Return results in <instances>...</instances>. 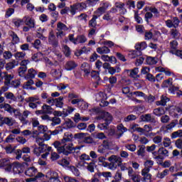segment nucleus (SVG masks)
Returning a JSON list of instances; mask_svg holds the SVG:
<instances>
[{"label":"nucleus","mask_w":182,"mask_h":182,"mask_svg":"<svg viewBox=\"0 0 182 182\" xmlns=\"http://www.w3.org/2000/svg\"><path fill=\"white\" fill-rule=\"evenodd\" d=\"M0 167L4 168L6 171H11L13 168L14 174H21L22 168H23L22 164L16 161L11 163V161L8 159H3L1 160Z\"/></svg>","instance_id":"f257e3e1"},{"label":"nucleus","mask_w":182,"mask_h":182,"mask_svg":"<svg viewBox=\"0 0 182 182\" xmlns=\"http://www.w3.org/2000/svg\"><path fill=\"white\" fill-rule=\"evenodd\" d=\"M68 39L70 42L73 43L74 45H77L79 43H85L87 38L85 35H77V37L75 38V34H69Z\"/></svg>","instance_id":"f03ea898"},{"label":"nucleus","mask_w":182,"mask_h":182,"mask_svg":"<svg viewBox=\"0 0 182 182\" xmlns=\"http://www.w3.org/2000/svg\"><path fill=\"white\" fill-rule=\"evenodd\" d=\"M141 122H144L145 123H151L152 124H156L157 123V120H156V117L154 116H151V114H145L140 116Z\"/></svg>","instance_id":"7ed1b4c3"},{"label":"nucleus","mask_w":182,"mask_h":182,"mask_svg":"<svg viewBox=\"0 0 182 182\" xmlns=\"http://www.w3.org/2000/svg\"><path fill=\"white\" fill-rule=\"evenodd\" d=\"M166 157H168V151L164 147H161L158 150V156H155L156 160H164Z\"/></svg>","instance_id":"20e7f679"},{"label":"nucleus","mask_w":182,"mask_h":182,"mask_svg":"<svg viewBox=\"0 0 182 182\" xmlns=\"http://www.w3.org/2000/svg\"><path fill=\"white\" fill-rule=\"evenodd\" d=\"M4 124H6L11 127L14 126V120L12 118L8 117H2V115H0V127H2Z\"/></svg>","instance_id":"39448f33"},{"label":"nucleus","mask_w":182,"mask_h":182,"mask_svg":"<svg viewBox=\"0 0 182 182\" xmlns=\"http://www.w3.org/2000/svg\"><path fill=\"white\" fill-rule=\"evenodd\" d=\"M119 159V156L116 155H112L108 158V161H109V170H116L117 168V160Z\"/></svg>","instance_id":"423d86ee"},{"label":"nucleus","mask_w":182,"mask_h":182,"mask_svg":"<svg viewBox=\"0 0 182 182\" xmlns=\"http://www.w3.org/2000/svg\"><path fill=\"white\" fill-rule=\"evenodd\" d=\"M81 70L84 72L85 76H89L92 72V67H90V64L86 62H84L81 65Z\"/></svg>","instance_id":"0eeeda50"},{"label":"nucleus","mask_w":182,"mask_h":182,"mask_svg":"<svg viewBox=\"0 0 182 182\" xmlns=\"http://www.w3.org/2000/svg\"><path fill=\"white\" fill-rule=\"evenodd\" d=\"M106 114H107L108 117H105V115H101L100 117H98V119L100 120V119H102V120H104V122H105L104 124H105V126H107V127H108L109 124L112 123L113 117L110 116V114L109 112H106Z\"/></svg>","instance_id":"6e6552de"},{"label":"nucleus","mask_w":182,"mask_h":182,"mask_svg":"<svg viewBox=\"0 0 182 182\" xmlns=\"http://www.w3.org/2000/svg\"><path fill=\"white\" fill-rule=\"evenodd\" d=\"M76 68H77V64L73 60L68 61L65 65V69L68 71L73 70Z\"/></svg>","instance_id":"1a4fd4ad"},{"label":"nucleus","mask_w":182,"mask_h":182,"mask_svg":"<svg viewBox=\"0 0 182 182\" xmlns=\"http://www.w3.org/2000/svg\"><path fill=\"white\" fill-rule=\"evenodd\" d=\"M98 18H100V15H92V19L88 22V26L90 28H96V26H97V21L96 20Z\"/></svg>","instance_id":"9d476101"},{"label":"nucleus","mask_w":182,"mask_h":182,"mask_svg":"<svg viewBox=\"0 0 182 182\" xmlns=\"http://www.w3.org/2000/svg\"><path fill=\"white\" fill-rule=\"evenodd\" d=\"M150 173V168H144L141 170V176H143V178L144 181L146 180H151V173Z\"/></svg>","instance_id":"9b49d317"},{"label":"nucleus","mask_w":182,"mask_h":182,"mask_svg":"<svg viewBox=\"0 0 182 182\" xmlns=\"http://www.w3.org/2000/svg\"><path fill=\"white\" fill-rule=\"evenodd\" d=\"M36 173H38V169L35 168V166H31L25 171V174L28 176V177H33L36 176Z\"/></svg>","instance_id":"f8f14e48"},{"label":"nucleus","mask_w":182,"mask_h":182,"mask_svg":"<svg viewBox=\"0 0 182 182\" xmlns=\"http://www.w3.org/2000/svg\"><path fill=\"white\" fill-rule=\"evenodd\" d=\"M85 164H87V170L90 171V173H95V168L97 167V165H96V162L94 159L90 163L85 162Z\"/></svg>","instance_id":"ddd939ff"},{"label":"nucleus","mask_w":182,"mask_h":182,"mask_svg":"<svg viewBox=\"0 0 182 182\" xmlns=\"http://www.w3.org/2000/svg\"><path fill=\"white\" fill-rule=\"evenodd\" d=\"M5 75L4 76V86H11V80H12V79H14V76L11 75V74H8V73H4Z\"/></svg>","instance_id":"4468645a"},{"label":"nucleus","mask_w":182,"mask_h":182,"mask_svg":"<svg viewBox=\"0 0 182 182\" xmlns=\"http://www.w3.org/2000/svg\"><path fill=\"white\" fill-rule=\"evenodd\" d=\"M24 22L30 28H35V19L28 16L24 17Z\"/></svg>","instance_id":"2eb2a0df"},{"label":"nucleus","mask_w":182,"mask_h":182,"mask_svg":"<svg viewBox=\"0 0 182 182\" xmlns=\"http://www.w3.org/2000/svg\"><path fill=\"white\" fill-rule=\"evenodd\" d=\"M144 19L147 25H149L151 28H154V25L150 23V22H151V19H153V14L151 12H146L144 16Z\"/></svg>","instance_id":"dca6fc26"},{"label":"nucleus","mask_w":182,"mask_h":182,"mask_svg":"<svg viewBox=\"0 0 182 182\" xmlns=\"http://www.w3.org/2000/svg\"><path fill=\"white\" fill-rule=\"evenodd\" d=\"M93 139H98V140H105V139H107V136L103 132H94L91 134Z\"/></svg>","instance_id":"f3484780"},{"label":"nucleus","mask_w":182,"mask_h":182,"mask_svg":"<svg viewBox=\"0 0 182 182\" xmlns=\"http://www.w3.org/2000/svg\"><path fill=\"white\" fill-rule=\"evenodd\" d=\"M170 33L173 39H180V36H181V33H180V31L177 28H171Z\"/></svg>","instance_id":"a211bd4d"},{"label":"nucleus","mask_w":182,"mask_h":182,"mask_svg":"<svg viewBox=\"0 0 182 182\" xmlns=\"http://www.w3.org/2000/svg\"><path fill=\"white\" fill-rule=\"evenodd\" d=\"M42 109L44 112V114H52L53 113V108L50 105H48L46 104H44L42 106Z\"/></svg>","instance_id":"6ab92c4d"},{"label":"nucleus","mask_w":182,"mask_h":182,"mask_svg":"<svg viewBox=\"0 0 182 182\" xmlns=\"http://www.w3.org/2000/svg\"><path fill=\"white\" fill-rule=\"evenodd\" d=\"M97 52L100 55L107 54L110 53V49L107 46L99 47L97 48Z\"/></svg>","instance_id":"aec40b11"},{"label":"nucleus","mask_w":182,"mask_h":182,"mask_svg":"<svg viewBox=\"0 0 182 182\" xmlns=\"http://www.w3.org/2000/svg\"><path fill=\"white\" fill-rule=\"evenodd\" d=\"M153 113L155 116L160 117V116H163L166 113V111H164V107H158L154 109Z\"/></svg>","instance_id":"412c9836"},{"label":"nucleus","mask_w":182,"mask_h":182,"mask_svg":"<svg viewBox=\"0 0 182 182\" xmlns=\"http://www.w3.org/2000/svg\"><path fill=\"white\" fill-rule=\"evenodd\" d=\"M54 105H55L56 107L62 109L63 107V97L54 99Z\"/></svg>","instance_id":"4be33fe9"},{"label":"nucleus","mask_w":182,"mask_h":182,"mask_svg":"<svg viewBox=\"0 0 182 182\" xmlns=\"http://www.w3.org/2000/svg\"><path fill=\"white\" fill-rule=\"evenodd\" d=\"M12 113L14 114V116L16 117H18V119H19V120H21V122H25L26 118L22 116V113H21V111L19 109H16L14 108Z\"/></svg>","instance_id":"5701e85b"},{"label":"nucleus","mask_w":182,"mask_h":182,"mask_svg":"<svg viewBox=\"0 0 182 182\" xmlns=\"http://www.w3.org/2000/svg\"><path fill=\"white\" fill-rule=\"evenodd\" d=\"M42 177H45V175L43 174L42 172H39L37 173V175L35 177L26 178V182H35V181H36V180H38V178H42Z\"/></svg>","instance_id":"b1692460"},{"label":"nucleus","mask_w":182,"mask_h":182,"mask_svg":"<svg viewBox=\"0 0 182 182\" xmlns=\"http://www.w3.org/2000/svg\"><path fill=\"white\" fill-rule=\"evenodd\" d=\"M146 64L150 66L157 64V60H156L155 57L148 56L146 59Z\"/></svg>","instance_id":"393cba45"},{"label":"nucleus","mask_w":182,"mask_h":182,"mask_svg":"<svg viewBox=\"0 0 182 182\" xmlns=\"http://www.w3.org/2000/svg\"><path fill=\"white\" fill-rule=\"evenodd\" d=\"M69 170L72 171L73 174H74V176H75V177H79V176H80V171H79V169L77 168H76V166H70L68 167Z\"/></svg>","instance_id":"a878e982"},{"label":"nucleus","mask_w":182,"mask_h":182,"mask_svg":"<svg viewBox=\"0 0 182 182\" xmlns=\"http://www.w3.org/2000/svg\"><path fill=\"white\" fill-rule=\"evenodd\" d=\"M127 73H129L130 77H134L139 73V68H134L132 70H125Z\"/></svg>","instance_id":"bb28decb"},{"label":"nucleus","mask_w":182,"mask_h":182,"mask_svg":"<svg viewBox=\"0 0 182 182\" xmlns=\"http://www.w3.org/2000/svg\"><path fill=\"white\" fill-rule=\"evenodd\" d=\"M58 31H69V28L65 23L62 22H58L57 24Z\"/></svg>","instance_id":"cd10ccee"},{"label":"nucleus","mask_w":182,"mask_h":182,"mask_svg":"<svg viewBox=\"0 0 182 182\" xmlns=\"http://www.w3.org/2000/svg\"><path fill=\"white\" fill-rule=\"evenodd\" d=\"M173 78H168V80H164L161 84V87H168L173 85Z\"/></svg>","instance_id":"c85d7f7f"},{"label":"nucleus","mask_w":182,"mask_h":182,"mask_svg":"<svg viewBox=\"0 0 182 182\" xmlns=\"http://www.w3.org/2000/svg\"><path fill=\"white\" fill-rule=\"evenodd\" d=\"M13 23L15 25V26H16L17 28H19L21 25H23V23H25V21H23V19L14 18Z\"/></svg>","instance_id":"c756f323"},{"label":"nucleus","mask_w":182,"mask_h":182,"mask_svg":"<svg viewBox=\"0 0 182 182\" xmlns=\"http://www.w3.org/2000/svg\"><path fill=\"white\" fill-rule=\"evenodd\" d=\"M58 164H59V166H62V167H68V166L70 164V162L68 161V159L63 158V159L59 160L58 161Z\"/></svg>","instance_id":"7c9ffc66"},{"label":"nucleus","mask_w":182,"mask_h":182,"mask_svg":"<svg viewBox=\"0 0 182 182\" xmlns=\"http://www.w3.org/2000/svg\"><path fill=\"white\" fill-rule=\"evenodd\" d=\"M177 124H178V120L174 119V120L171 121V122L169 124L166 125V129L171 130V129H173V127H176V126H177Z\"/></svg>","instance_id":"2f4dec72"},{"label":"nucleus","mask_w":182,"mask_h":182,"mask_svg":"<svg viewBox=\"0 0 182 182\" xmlns=\"http://www.w3.org/2000/svg\"><path fill=\"white\" fill-rule=\"evenodd\" d=\"M134 19L136 21L137 23H143V18L139 16V11H134Z\"/></svg>","instance_id":"473e14b6"},{"label":"nucleus","mask_w":182,"mask_h":182,"mask_svg":"<svg viewBox=\"0 0 182 182\" xmlns=\"http://www.w3.org/2000/svg\"><path fill=\"white\" fill-rule=\"evenodd\" d=\"M26 55V53L23 52H17L14 54V57L16 59V60H21V59H23L25 56Z\"/></svg>","instance_id":"72a5a7b5"},{"label":"nucleus","mask_w":182,"mask_h":182,"mask_svg":"<svg viewBox=\"0 0 182 182\" xmlns=\"http://www.w3.org/2000/svg\"><path fill=\"white\" fill-rule=\"evenodd\" d=\"M159 166H161L164 168H168L170 166H171V161H165L163 162V160L159 161Z\"/></svg>","instance_id":"f704fd0d"},{"label":"nucleus","mask_w":182,"mask_h":182,"mask_svg":"<svg viewBox=\"0 0 182 182\" xmlns=\"http://www.w3.org/2000/svg\"><path fill=\"white\" fill-rule=\"evenodd\" d=\"M50 181H59V173L58 172L53 171L50 178Z\"/></svg>","instance_id":"c9c22d12"},{"label":"nucleus","mask_w":182,"mask_h":182,"mask_svg":"<svg viewBox=\"0 0 182 182\" xmlns=\"http://www.w3.org/2000/svg\"><path fill=\"white\" fill-rule=\"evenodd\" d=\"M51 126L53 127L55 126H57V124H60V118L58 117H54L53 118H51Z\"/></svg>","instance_id":"e433bc0d"},{"label":"nucleus","mask_w":182,"mask_h":182,"mask_svg":"<svg viewBox=\"0 0 182 182\" xmlns=\"http://www.w3.org/2000/svg\"><path fill=\"white\" fill-rule=\"evenodd\" d=\"M37 74L38 73H36V70H35L33 68H30L28 70L27 76H29L30 79H34L35 76H36Z\"/></svg>","instance_id":"4c0bfd02"},{"label":"nucleus","mask_w":182,"mask_h":182,"mask_svg":"<svg viewBox=\"0 0 182 182\" xmlns=\"http://www.w3.org/2000/svg\"><path fill=\"white\" fill-rule=\"evenodd\" d=\"M75 5L78 11H83V9H86V8H87V5L85 2L76 3Z\"/></svg>","instance_id":"58836bf2"},{"label":"nucleus","mask_w":182,"mask_h":182,"mask_svg":"<svg viewBox=\"0 0 182 182\" xmlns=\"http://www.w3.org/2000/svg\"><path fill=\"white\" fill-rule=\"evenodd\" d=\"M11 87H14V89H18L21 86V81L18 80H14L10 82Z\"/></svg>","instance_id":"ea45409f"},{"label":"nucleus","mask_w":182,"mask_h":182,"mask_svg":"<svg viewBox=\"0 0 182 182\" xmlns=\"http://www.w3.org/2000/svg\"><path fill=\"white\" fill-rule=\"evenodd\" d=\"M38 146H39L38 149H40L41 153H45V151H46L48 149V144H43V141L41 142H39Z\"/></svg>","instance_id":"a19ab883"},{"label":"nucleus","mask_w":182,"mask_h":182,"mask_svg":"<svg viewBox=\"0 0 182 182\" xmlns=\"http://www.w3.org/2000/svg\"><path fill=\"white\" fill-rule=\"evenodd\" d=\"M169 53H171L172 55H176V56H178V58H180V59H182L181 50H176V51H174V50H170Z\"/></svg>","instance_id":"79ce46f5"},{"label":"nucleus","mask_w":182,"mask_h":182,"mask_svg":"<svg viewBox=\"0 0 182 182\" xmlns=\"http://www.w3.org/2000/svg\"><path fill=\"white\" fill-rule=\"evenodd\" d=\"M41 56H43V53L38 52L33 54L31 59L33 60V62H39V59H38V58H41Z\"/></svg>","instance_id":"37998d69"},{"label":"nucleus","mask_w":182,"mask_h":182,"mask_svg":"<svg viewBox=\"0 0 182 182\" xmlns=\"http://www.w3.org/2000/svg\"><path fill=\"white\" fill-rule=\"evenodd\" d=\"M100 71H96V70H92L91 73V77L93 79H98V80H102L100 78V76H99Z\"/></svg>","instance_id":"c03bdc74"},{"label":"nucleus","mask_w":182,"mask_h":182,"mask_svg":"<svg viewBox=\"0 0 182 182\" xmlns=\"http://www.w3.org/2000/svg\"><path fill=\"white\" fill-rule=\"evenodd\" d=\"M15 13V9L14 8H9L6 11L5 18H9L14 15Z\"/></svg>","instance_id":"a18cd8bd"},{"label":"nucleus","mask_w":182,"mask_h":182,"mask_svg":"<svg viewBox=\"0 0 182 182\" xmlns=\"http://www.w3.org/2000/svg\"><path fill=\"white\" fill-rule=\"evenodd\" d=\"M145 79H146V80H149V82H151L152 83H154V82H156V77L151 73L146 74Z\"/></svg>","instance_id":"49530a36"},{"label":"nucleus","mask_w":182,"mask_h":182,"mask_svg":"<svg viewBox=\"0 0 182 182\" xmlns=\"http://www.w3.org/2000/svg\"><path fill=\"white\" fill-rule=\"evenodd\" d=\"M12 37V43L13 45H16V43H19V37H18V34L13 33L11 35Z\"/></svg>","instance_id":"de8ad7c7"},{"label":"nucleus","mask_w":182,"mask_h":182,"mask_svg":"<svg viewBox=\"0 0 182 182\" xmlns=\"http://www.w3.org/2000/svg\"><path fill=\"white\" fill-rule=\"evenodd\" d=\"M38 130L40 134H44V133H46V131L48 130V127L45 125H40L38 127Z\"/></svg>","instance_id":"09e8293b"},{"label":"nucleus","mask_w":182,"mask_h":182,"mask_svg":"<svg viewBox=\"0 0 182 182\" xmlns=\"http://www.w3.org/2000/svg\"><path fill=\"white\" fill-rule=\"evenodd\" d=\"M78 106L82 110H86L87 107H89V105L87 104V102H85V100H82V101L80 102V105Z\"/></svg>","instance_id":"8fccbe9b"},{"label":"nucleus","mask_w":182,"mask_h":182,"mask_svg":"<svg viewBox=\"0 0 182 182\" xmlns=\"http://www.w3.org/2000/svg\"><path fill=\"white\" fill-rule=\"evenodd\" d=\"M70 9L69 12H70L71 15H76V11H78L77 6L76 4H74L70 6Z\"/></svg>","instance_id":"3c124183"},{"label":"nucleus","mask_w":182,"mask_h":182,"mask_svg":"<svg viewBox=\"0 0 182 182\" xmlns=\"http://www.w3.org/2000/svg\"><path fill=\"white\" fill-rule=\"evenodd\" d=\"M28 70V67H20L18 68V76L22 77L23 75H25V73Z\"/></svg>","instance_id":"603ef678"},{"label":"nucleus","mask_w":182,"mask_h":182,"mask_svg":"<svg viewBox=\"0 0 182 182\" xmlns=\"http://www.w3.org/2000/svg\"><path fill=\"white\" fill-rule=\"evenodd\" d=\"M172 22L173 23V28L177 29L180 25V19H178V17H173Z\"/></svg>","instance_id":"864d4df0"},{"label":"nucleus","mask_w":182,"mask_h":182,"mask_svg":"<svg viewBox=\"0 0 182 182\" xmlns=\"http://www.w3.org/2000/svg\"><path fill=\"white\" fill-rule=\"evenodd\" d=\"M122 171H120V169H118L115 173L114 178V180H117L118 181H122Z\"/></svg>","instance_id":"5fc2aeb1"},{"label":"nucleus","mask_w":182,"mask_h":182,"mask_svg":"<svg viewBox=\"0 0 182 182\" xmlns=\"http://www.w3.org/2000/svg\"><path fill=\"white\" fill-rule=\"evenodd\" d=\"M168 91L171 92V93L172 95H176V92H179L180 91V87H176L174 85H171L169 88H168Z\"/></svg>","instance_id":"6e6d98bb"},{"label":"nucleus","mask_w":182,"mask_h":182,"mask_svg":"<svg viewBox=\"0 0 182 182\" xmlns=\"http://www.w3.org/2000/svg\"><path fill=\"white\" fill-rule=\"evenodd\" d=\"M166 176H168V169H165L163 172L157 174L158 178H164Z\"/></svg>","instance_id":"4d7b16f0"},{"label":"nucleus","mask_w":182,"mask_h":182,"mask_svg":"<svg viewBox=\"0 0 182 182\" xmlns=\"http://www.w3.org/2000/svg\"><path fill=\"white\" fill-rule=\"evenodd\" d=\"M170 46L172 50H177V46H178V42H177L176 40H173L170 42Z\"/></svg>","instance_id":"13d9d810"},{"label":"nucleus","mask_w":182,"mask_h":182,"mask_svg":"<svg viewBox=\"0 0 182 182\" xmlns=\"http://www.w3.org/2000/svg\"><path fill=\"white\" fill-rule=\"evenodd\" d=\"M65 124H67L68 129H73V127H76L75 122L70 119H68V120L65 122Z\"/></svg>","instance_id":"bf43d9fd"},{"label":"nucleus","mask_w":182,"mask_h":182,"mask_svg":"<svg viewBox=\"0 0 182 182\" xmlns=\"http://www.w3.org/2000/svg\"><path fill=\"white\" fill-rule=\"evenodd\" d=\"M154 164V161H151V160H147L146 161L144 162V166H145V168H151V167H153Z\"/></svg>","instance_id":"052dcab7"},{"label":"nucleus","mask_w":182,"mask_h":182,"mask_svg":"<svg viewBox=\"0 0 182 182\" xmlns=\"http://www.w3.org/2000/svg\"><path fill=\"white\" fill-rule=\"evenodd\" d=\"M132 59H134L137 58V56H141L143 55V53L141 51H138L137 50H134L132 52Z\"/></svg>","instance_id":"680f3d73"},{"label":"nucleus","mask_w":182,"mask_h":182,"mask_svg":"<svg viewBox=\"0 0 182 182\" xmlns=\"http://www.w3.org/2000/svg\"><path fill=\"white\" fill-rule=\"evenodd\" d=\"M129 177L134 182H140V176H139L137 173H134V175Z\"/></svg>","instance_id":"e2e57ef3"},{"label":"nucleus","mask_w":182,"mask_h":182,"mask_svg":"<svg viewBox=\"0 0 182 182\" xmlns=\"http://www.w3.org/2000/svg\"><path fill=\"white\" fill-rule=\"evenodd\" d=\"M34 83L35 82L33 81V80L30 79L23 85V89H28L29 86H31V85H33Z\"/></svg>","instance_id":"0e129e2a"},{"label":"nucleus","mask_w":182,"mask_h":182,"mask_svg":"<svg viewBox=\"0 0 182 182\" xmlns=\"http://www.w3.org/2000/svg\"><path fill=\"white\" fill-rule=\"evenodd\" d=\"M3 56L4 59L8 60V59H11L13 55H12V53H11V51H4L3 53Z\"/></svg>","instance_id":"69168bd1"},{"label":"nucleus","mask_w":182,"mask_h":182,"mask_svg":"<svg viewBox=\"0 0 182 182\" xmlns=\"http://www.w3.org/2000/svg\"><path fill=\"white\" fill-rule=\"evenodd\" d=\"M85 136H87V133H83V132H80V133H77L75 134L74 135V138L75 139H85Z\"/></svg>","instance_id":"338daca9"},{"label":"nucleus","mask_w":182,"mask_h":182,"mask_svg":"<svg viewBox=\"0 0 182 182\" xmlns=\"http://www.w3.org/2000/svg\"><path fill=\"white\" fill-rule=\"evenodd\" d=\"M64 181L65 182H79L77 179L73 178L70 176H65Z\"/></svg>","instance_id":"774afa93"}]
</instances>
